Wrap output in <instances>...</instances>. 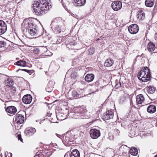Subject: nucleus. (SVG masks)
<instances>
[{"instance_id":"f257e3e1","label":"nucleus","mask_w":157,"mask_h":157,"mask_svg":"<svg viewBox=\"0 0 157 157\" xmlns=\"http://www.w3.org/2000/svg\"><path fill=\"white\" fill-rule=\"evenodd\" d=\"M36 21V19L29 18L25 20L23 23L22 26L26 29V35L29 38L36 37L41 35L35 24Z\"/></svg>"},{"instance_id":"f03ea898","label":"nucleus","mask_w":157,"mask_h":157,"mask_svg":"<svg viewBox=\"0 0 157 157\" xmlns=\"http://www.w3.org/2000/svg\"><path fill=\"white\" fill-rule=\"evenodd\" d=\"M49 3L45 0H37L33 2L32 8L34 13L38 16L45 13L49 9Z\"/></svg>"},{"instance_id":"7ed1b4c3","label":"nucleus","mask_w":157,"mask_h":157,"mask_svg":"<svg viewBox=\"0 0 157 157\" xmlns=\"http://www.w3.org/2000/svg\"><path fill=\"white\" fill-rule=\"evenodd\" d=\"M64 22V21L60 18H54L50 25L53 32L58 34L64 32L66 29Z\"/></svg>"},{"instance_id":"20e7f679","label":"nucleus","mask_w":157,"mask_h":157,"mask_svg":"<svg viewBox=\"0 0 157 157\" xmlns=\"http://www.w3.org/2000/svg\"><path fill=\"white\" fill-rule=\"evenodd\" d=\"M138 78L142 82H146L151 78V75L148 68L146 67L142 68L138 74Z\"/></svg>"},{"instance_id":"39448f33","label":"nucleus","mask_w":157,"mask_h":157,"mask_svg":"<svg viewBox=\"0 0 157 157\" xmlns=\"http://www.w3.org/2000/svg\"><path fill=\"white\" fill-rule=\"evenodd\" d=\"M111 6L112 8L114 11H118L121 8L122 4L121 1H114L112 3Z\"/></svg>"},{"instance_id":"423d86ee","label":"nucleus","mask_w":157,"mask_h":157,"mask_svg":"<svg viewBox=\"0 0 157 157\" xmlns=\"http://www.w3.org/2000/svg\"><path fill=\"white\" fill-rule=\"evenodd\" d=\"M139 28L136 24H133L130 25L128 27L129 32L132 34H135L138 31Z\"/></svg>"},{"instance_id":"0eeeda50","label":"nucleus","mask_w":157,"mask_h":157,"mask_svg":"<svg viewBox=\"0 0 157 157\" xmlns=\"http://www.w3.org/2000/svg\"><path fill=\"white\" fill-rule=\"evenodd\" d=\"M90 137L93 139H97L100 136V131L95 129H90Z\"/></svg>"},{"instance_id":"6e6552de","label":"nucleus","mask_w":157,"mask_h":157,"mask_svg":"<svg viewBox=\"0 0 157 157\" xmlns=\"http://www.w3.org/2000/svg\"><path fill=\"white\" fill-rule=\"evenodd\" d=\"M35 53H37L38 54H40L41 53H47L48 55L47 56H51L52 54L48 51L46 47H43L40 48V49L39 48H36L35 50Z\"/></svg>"},{"instance_id":"1a4fd4ad","label":"nucleus","mask_w":157,"mask_h":157,"mask_svg":"<svg viewBox=\"0 0 157 157\" xmlns=\"http://www.w3.org/2000/svg\"><path fill=\"white\" fill-rule=\"evenodd\" d=\"M7 29V25L2 20H0V35L4 33Z\"/></svg>"},{"instance_id":"9d476101","label":"nucleus","mask_w":157,"mask_h":157,"mask_svg":"<svg viewBox=\"0 0 157 157\" xmlns=\"http://www.w3.org/2000/svg\"><path fill=\"white\" fill-rule=\"evenodd\" d=\"M114 116L113 110H111L107 111L104 116L103 119L107 120L112 118Z\"/></svg>"},{"instance_id":"9b49d317","label":"nucleus","mask_w":157,"mask_h":157,"mask_svg":"<svg viewBox=\"0 0 157 157\" xmlns=\"http://www.w3.org/2000/svg\"><path fill=\"white\" fill-rule=\"evenodd\" d=\"M24 116L22 114H17L15 117L16 122L18 124L23 123L24 121Z\"/></svg>"},{"instance_id":"f8f14e48","label":"nucleus","mask_w":157,"mask_h":157,"mask_svg":"<svg viewBox=\"0 0 157 157\" xmlns=\"http://www.w3.org/2000/svg\"><path fill=\"white\" fill-rule=\"evenodd\" d=\"M32 99L31 96L29 94L24 95L22 99V101L25 104H29L32 101Z\"/></svg>"},{"instance_id":"ddd939ff","label":"nucleus","mask_w":157,"mask_h":157,"mask_svg":"<svg viewBox=\"0 0 157 157\" xmlns=\"http://www.w3.org/2000/svg\"><path fill=\"white\" fill-rule=\"evenodd\" d=\"M36 132V129L34 128H27L25 131V133L29 136L33 135Z\"/></svg>"},{"instance_id":"4468645a","label":"nucleus","mask_w":157,"mask_h":157,"mask_svg":"<svg viewBox=\"0 0 157 157\" xmlns=\"http://www.w3.org/2000/svg\"><path fill=\"white\" fill-rule=\"evenodd\" d=\"M75 109L76 110H77V111L75 112V113H78L81 114V116L84 115V114L87 112L86 107L84 106L76 108Z\"/></svg>"},{"instance_id":"2eb2a0df","label":"nucleus","mask_w":157,"mask_h":157,"mask_svg":"<svg viewBox=\"0 0 157 157\" xmlns=\"http://www.w3.org/2000/svg\"><path fill=\"white\" fill-rule=\"evenodd\" d=\"M137 17L140 20H143L145 16V13L143 10H140L137 13Z\"/></svg>"},{"instance_id":"dca6fc26","label":"nucleus","mask_w":157,"mask_h":157,"mask_svg":"<svg viewBox=\"0 0 157 157\" xmlns=\"http://www.w3.org/2000/svg\"><path fill=\"white\" fill-rule=\"evenodd\" d=\"M54 83L52 81H49V82L47 84V86L46 88V90L48 92H51L53 88V86L54 85Z\"/></svg>"},{"instance_id":"f3484780","label":"nucleus","mask_w":157,"mask_h":157,"mask_svg":"<svg viewBox=\"0 0 157 157\" xmlns=\"http://www.w3.org/2000/svg\"><path fill=\"white\" fill-rule=\"evenodd\" d=\"M144 101V98L143 95L140 94L136 96V102L138 104H142Z\"/></svg>"},{"instance_id":"a211bd4d","label":"nucleus","mask_w":157,"mask_h":157,"mask_svg":"<svg viewBox=\"0 0 157 157\" xmlns=\"http://www.w3.org/2000/svg\"><path fill=\"white\" fill-rule=\"evenodd\" d=\"M6 110L7 112L11 114H14L17 112L16 108L13 106L8 107Z\"/></svg>"},{"instance_id":"6ab92c4d","label":"nucleus","mask_w":157,"mask_h":157,"mask_svg":"<svg viewBox=\"0 0 157 157\" xmlns=\"http://www.w3.org/2000/svg\"><path fill=\"white\" fill-rule=\"evenodd\" d=\"M147 111L149 113H153L156 111V107L154 105H150L148 106L147 108Z\"/></svg>"},{"instance_id":"aec40b11","label":"nucleus","mask_w":157,"mask_h":157,"mask_svg":"<svg viewBox=\"0 0 157 157\" xmlns=\"http://www.w3.org/2000/svg\"><path fill=\"white\" fill-rule=\"evenodd\" d=\"M94 75L93 74H88L86 76L85 79L87 82H92L94 79Z\"/></svg>"},{"instance_id":"412c9836","label":"nucleus","mask_w":157,"mask_h":157,"mask_svg":"<svg viewBox=\"0 0 157 157\" xmlns=\"http://www.w3.org/2000/svg\"><path fill=\"white\" fill-rule=\"evenodd\" d=\"M114 62V61L112 59H108L105 60L104 65L106 67H110L112 66Z\"/></svg>"},{"instance_id":"4be33fe9","label":"nucleus","mask_w":157,"mask_h":157,"mask_svg":"<svg viewBox=\"0 0 157 157\" xmlns=\"http://www.w3.org/2000/svg\"><path fill=\"white\" fill-rule=\"evenodd\" d=\"M147 47L148 50L150 52H153L155 48V44L152 42H150L148 43Z\"/></svg>"},{"instance_id":"5701e85b","label":"nucleus","mask_w":157,"mask_h":157,"mask_svg":"<svg viewBox=\"0 0 157 157\" xmlns=\"http://www.w3.org/2000/svg\"><path fill=\"white\" fill-rule=\"evenodd\" d=\"M79 152L77 149H74L73 150L71 154V157H80Z\"/></svg>"},{"instance_id":"b1692460","label":"nucleus","mask_w":157,"mask_h":157,"mask_svg":"<svg viewBox=\"0 0 157 157\" xmlns=\"http://www.w3.org/2000/svg\"><path fill=\"white\" fill-rule=\"evenodd\" d=\"M154 0H146L145 2V4L146 6L151 7L154 5Z\"/></svg>"},{"instance_id":"393cba45","label":"nucleus","mask_w":157,"mask_h":157,"mask_svg":"<svg viewBox=\"0 0 157 157\" xmlns=\"http://www.w3.org/2000/svg\"><path fill=\"white\" fill-rule=\"evenodd\" d=\"M129 152L131 155H136L138 153V150L135 147H131L129 150Z\"/></svg>"},{"instance_id":"a878e982","label":"nucleus","mask_w":157,"mask_h":157,"mask_svg":"<svg viewBox=\"0 0 157 157\" xmlns=\"http://www.w3.org/2000/svg\"><path fill=\"white\" fill-rule=\"evenodd\" d=\"M15 65L25 67L26 66V62L24 60H19L14 63Z\"/></svg>"},{"instance_id":"bb28decb","label":"nucleus","mask_w":157,"mask_h":157,"mask_svg":"<svg viewBox=\"0 0 157 157\" xmlns=\"http://www.w3.org/2000/svg\"><path fill=\"white\" fill-rule=\"evenodd\" d=\"M5 83L7 86H12L13 84V82L11 78H8L5 80Z\"/></svg>"},{"instance_id":"cd10ccee","label":"nucleus","mask_w":157,"mask_h":157,"mask_svg":"<svg viewBox=\"0 0 157 157\" xmlns=\"http://www.w3.org/2000/svg\"><path fill=\"white\" fill-rule=\"evenodd\" d=\"M71 134L69 133H67L65 138L63 139V140L66 143H68L69 142L71 141Z\"/></svg>"},{"instance_id":"c85d7f7f","label":"nucleus","mask_w":157,"mask_h":157,"mask_svg":"<svg viewBox=\"0 0 157 157\" xmlns=\"http://www.w3.org/2000/svg\"><path fill=\"white\" fill-rule=\"evenodd\" d=\"M155 88L153 86H150L147 88V91L149 93L152 94L155 91Z\"/></svg>"},{"instance_id":"c756f323","label":"nucleus","mask_w":157,"mask_h":157,"mask_svg":"<svg viewBox=\"0 0 157 157\" xmlns=\"http://www.w3.org/2000/svg\"><path fill=\"white\" fill-rule=\"evenodd\" d=\"M71 94L74 98L78 97L79 96V94L75 91H72Z\"/></svg>"},{"instance_id":"7c9ffc66","label":"nucleus","mask_w":157,"mask_h":157,"mask_svg":"<svg viewBox=\"0 0 157 157\" xmlns=\"http://www.w3.org/2000/svg\"><path fill=\"white\" fill-rule=\"evenodd\" d=\"M6 43L4 41H0V48L4 47L6 46Z\"/></svg>"},{"instance_id":"2f4dec72","label":"nucleus","mask_w":157,"mask_h":157,"mask_svg":"<svg viewBox=\"0 0 157 157\" xmlns=\"http://www.w3.org/2000/svg\"><path fill=\"white\" fill-rule=\"evenodd\" d=\"M22 70V71H25L29 74V75H31L32 73L33 72V70H28L25 69H19L18 70Z\"/></svg>"},{"instance_id":"473e14b6","label":"nucleus","mask_w":157,"mask_h":157,"mask_svg":"<svg viewBox=\"0 0 157 157\" xmlns=\"http://www.w3.org/2000/svg\"><path fill=\"white\" fill-rule=\"evenodd\" d=\"M77 76V73L75 71L73 72L71 74V77L72 78H76Z\"/></svg>"},{"instance_id":"72a5a7b5","label":"nucleus","mask_w":157,"mask_h":157,"mask_svg":"<svg viewBox=\"0 0 157 157\" xmlns=\"http://www.w3.org/2000/svg\"><path fill=\"white\" fill-rule=\"evenodd\" d=\"M135 135H136V134H135V133L134 132H133V131H130L129 136L130 137H133Z\"/></svg>"},{"instance_id":"f704fd0d","label":"nucleus","mask_w":157,"mask_h":157,"mask_svg":"<svg viewBox=\"0 0 157 157\" xmlns=\"http://www.w3.org/2000/svg\"><path fill=\"white\" fill-rule=\"evenodd\" d=\"M100 82L99 81H98L94 83V85L96 86L97 87H98L100 86Z\"/></svg>"},{"instance_id":"c9c22d12","label":"nucleus","mask_w":157,"mask_h":157,"mask_svg":"<svg viewBox=\"0 0 157 157\" xmlns=\"http://www.w3.org/2000/svg\"><path fill=\"white\" fill-rule=\"evenodd\" d=\"M121 86V83L120 82H118L115 86V88L117 89Z\"/></svg>"},{"instance_id":"e433bc0d","label":"nucleus","mask_w":157,"mask_h":157,"mask_svg":"<svg viewBox=\"0 0 157 157\" xmlns=\"http://www.w3.org/2000/svg\"><path fill=\"white\" fill-rule=\"evenodd\" d=\"M17 138L18 140H20L21 142H22L23 140L21 138V136L20 134L17 135Z\"/></svg>"},{"instance_id":"4c0bfd02","label":"nucleus","mask_w":157,"mask_h":157,"mask_svg":"<svg viewBox=\"0 0 157 157\" xmlns=\"http://www.w3.org/2000/svg\"><path fill=\"white\" fill-rule=\"evenodd\" d=\"M8 157H12V154L10 153H9L7 154Z\"/></svg>"},{"instance_id":"58836bf2","label":"nucleus","mask_w":157,"mask_h":157,"mask_svg":"<svg viewBox=\"0 0 157 157\" xmlns=\"http://www.w3.org/2000/svg\"><path fill=\"white\" fill-rule=\"evenodd\" d=\"M53 146L56 148H58V146L56 144H54Z\"/></svg>"},{"instance_id":"ea45409f","label":"nucleus","mask_w":157,"mask_h":157,"mask_svg":"<svg viewBox=\"0 0 157 157\" xmlns=\"http://www.w3.org/2000/svg\"><path fill=\"white\" fill-rule=\"evenodd\" d=\"M115 131L117 134H119L120 133V131L117 129H116Z\"/></svg>"},{"instance_id":"a19ab883","label":"nucleus","mask_w":157,"mask_h":157,"mask_svg":"<svg viewBox=\"0 0 157 157\" xmlns=\"http://www.w3.org/2000/svg\"><path fill=\"white\" fill-rule=\"evenodd\" d=\"M155 40H157V34L155 35Z\"/></svg>"},{"instance_id":"79ce46f5","label":"nucleus","mask_w":157,"mask_h":157,"mask_svg":"<svg viewBox=\"0 0 157 157\" xmlns=\"http://www.w3.org/2000/svg\"><path fill=\"white\" fill-rule=\"evenodd\" d=\"M59 116H60V114L59 113L57 114L56 116H57V118H58V117H59Z\"/></svg>"},{"instance_id":"37998d69","label":"nucleus","mask_w":157,"mask_h":157,"mask_svg":"<svg viewBox=\"0 0 157 157\" xmlns=\"http://www.w3.org/2000/svg\"><path fill=\"white\" fill-rule=\"evenodd\" d=\"M39 154L36 155H35L34 157H39Z\"/></svg>"},{"instance_id":"c03bdc74","label":"nucleus","mask_w":157,"mask_h":157,"mask_svg":"<svg viewBox=\"0 0 157 157\" xmlns=\"http://www.w3.org/2000/svg\"><path fill=\"white\" fill-rule=\"evenodd\" d=\"M94 50H93V51H92V52H91V54H90V55H91V54H93V53H94Z\"/></svg>"},{"instance_id":"a18cd8bd","label":"nucleus","mask_w":157,"mask_h":157,"mask_svg":"<svg viewBox=\"0 0 157 157\" xmlns=\"http://www.w3.org/2000/svg\"><path fill=\"white\" fill-rule=\"evenodd\" d=\"M75 45V44L74 43L73 44L72 43L70 44V45Z\"/></svg>"},{"instance_id":"49530a36","label":"nucleus","mask_w":157,"mask_h":157,"mask_svg":"<svg viewBox=\"0 0 157 157\" xmlns=\"http://www.w3.org/2000/svg\"><path fill=\"white\" fill-rule=\"evenodd\" d=\"M88 50L89 52L90 51V50H91V48H90V49H89Z\"/></svg>"},{"instance_id":"de8ad7c7","label":"nucleus","mask_w":157,"mask_h":157,"mask_svg":"<svg viewBox=\"0 0 157 157\" xmlns=\"http://www.w3.org/2000/svg\"><path fill=\"white\" fill-rule=\"evenodd\" d=\"M99 40V38H98V39H97V41H98V40Z\"/></svg>"},{"instance_id":"09e8293b","label":"nucleus","mask_w":157,"mask_h":157,"mask_svg":"<svg viewBox=\"0 0 157 157\" xmlns=\"http://www.w3.org/2000/svg\"><path fill=\"white\" fill-rule=\"evenodd\" d=\"M154 157H157V156L156 155H155Z\"/></svg>"},{"instance_id":"8fccbe9b","label":"nucleus","mask_w":157,"mask_h":157,"mask_svg":"<svg viewBox=\"0 0 157 157\" xmlns=\"http://www.w3.org/2000/svg\"><path fill=\"white\" fill-rule=\"evenodd\" d=\"M14 88V90H15V88Z\"/></svg>"},{"instance_id":"3c124183","label":"nucleus","mask_w":157,"mask_h":157,"mask_svg":"<svg viewBox=\"0 0 157 157\" xmlns=\"http://www.w3.org/2000/svg\"><path fill=\"white\" fill-rule=\"evenodd\" d=\"M131 103L132 105V102H131Z\"/></svg>"},{"instance_id":"603ef678","label":"nucleus","mask_w":157,"mask_h":157,"mask_svg":"<svg viewBox=\"0 0 157 157\" xmlns=\"http://www.w3.org/2000/svg\"><path fill=\"white\" fill-rule=\"evenodd\" d=\"M64 119H61V120H64Z\"/></svg>"}]
</instances>
